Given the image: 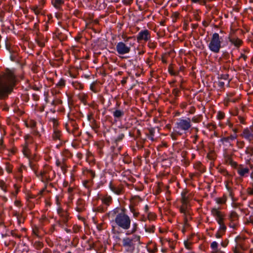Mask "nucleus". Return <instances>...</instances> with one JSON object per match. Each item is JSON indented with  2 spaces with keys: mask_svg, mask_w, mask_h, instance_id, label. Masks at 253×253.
Segmentation results:
<instances>
[{
  "mask_svg": "<svg viewBox=\"0 0 253 253\" xmlns=\"http://www.w3.org/2000/svg\"><path fill=\"white\" fill-rule=\"evenodd\" d=\"M138 229V224L137 223L135 222L132 224V229L130 231H127L126 233V235H129L130 234H133L135 233Z\"/></svg>",
  "mask_w": 253,
  "mask_h": 253,
  "instance_id": "58836bf2",
  "label": "nucleus"
},
{
  "mask_svg": "<svg viewBox=\"0 0 253 253\" xmlns=\"http://www.w3.org/2000/svg\"><path fill=\"white\" fill-rule=\"evenodd\" d=\"M218 171L219 173H220L221 174H222L223 176H225L226 178L227 179V180L225 181V186L226 189H227L229 196L233 198L234 196V194L233 192V190L231 187H230L229 185V180L232 179V175L229 173V172L226 169L220 167L218 168Z\"/></svg>",
  "mask_w": 253,
  "mask_h": 253,
  "instance_id": "1a4fd4ad",
  "label": "nucleus"
},
{
  "mask_svg": "<svg viewBox=\"0 0 253 253\" xmlns=\"http://www.w3.org/2000/svg\"><path fill=\"white\" fill-rule=\"evenodd\" d=\"M236 146L239 149H243L245 146V142L244 141L238 140L236 142Z\"/></svg>",
  "mask_w": 253,
  "mask_h": 253,
  "instance_id": "680f3d73",
  "label": "nucleus"
},
{
  "mask_svg": "<svg viewBox=\"0 0 253 253\" xmlns=\"http://www.w3.org/2000/svg\"><path fill=\"white\" fill-rule=\"evenodd\" d=\"M25 142L22 145V152L27 157H29L31 154L30 147L34 143V139L32 136L26 134L24 136Z\"/></svg>",
  "mask_w": 253,
  "mask_h": 253,
  "instance_id": "6e6552de",
  "label": "nucleus"
},
{
  "mask_svg": "<svg viewBox=\"0 0 253 253\" xmlns=\"http://www.w3.org/2000/svg\"><path fill=\"white\" fill-rule=\"evenodd\" d=\"M192 126L191 120L189 118L180 119L175 123L173 132L177 135H181L187 131Z\"/></svg>",
  "mask_w": 253,
  "mask_h": 253,
  "instance_id": "423d86ee",
  "label": "nucleus"
},
{
  "mask_svg": "<svg viewBox=\"0 0 253 253\" xmlns=\"http://www.w3.org/2000/svg\"><path fill=\"white\" fill-rule=\"evenodd\" d=\"M85 201L82 199H79L76 203L75 209L78 212H82L85 210Z\"/></svg>",
  "mask_w": 253,
  "mask_h": 253,
  "instance_id": "412c9836",
  "label": "nucleus"
},
{
  "mask_svg": "<svg viewBox=\"0 0 253 253\" xmlns=\"http://www.w3.org/2000/svg\"><path fill=\"white\" fill-rule=\"evenodd\" d=\"M211 214L215 217V219L219 225L224 223V219L225 217V215L218 209L216 208H212L211 210Z\"/></svg>",
  "mask_w": 253,
  "mask_h": 253,
  "instance_id": "9b49d317",
  "label": "nucleus"
},
{
  "mask_svg": "<svg viewBox=\"0 0 253 253\" xmlns=\"http://www.w3.org/2000/svg\"><path fill=\"white\" fill-rule=\"evenodd\" d=\"M36 40L40 46L43 47L44 46L46 38H44L42 35H38Z\"/></svg>",
  "mask_w": 253,
  "mask_h": 253,
  "instance_id": "c85d7f7f",
  "label": "nucleus"
},
{
  "mask_svg": "<svg viewBox=\"0 0 253 253\" xmlns=\"http://www.w3.org/2000/svg\"><path fill=\"white\" fill-rule=\"evenodd\" d=\"M100 199L102 204L106 207L110 206L113 203L112 197L108 194L101 195Z\"/></svg>",
  "mask_w": 253,
  "mask_h": 253,
  "instance_id": "dca6fc26",
  "label": "nucleus"
},
{
  "mask_svg": "<svg viewBox=\"0 0 253 253\" xmlns=\"http://www.w3.org/2000/svg\"><path fill=\"white\" fill-rule=\"evenodd\" d=\"M24 170H27V168L23 164H20V167L17 169V171L18 173H23Z\"/></svg>",
  "mask_w": 253,
  "mask_h": 253,
  "instance_id": "052dcab7",
  "label": "nucleus"
},
{
  "mask_svg": "<svg viewBox=\"0 0 253 253\" xmlns=\"http://www.w3.org/2000/svg\"><path fill=\"white\" fill-rule=\"evenodd\" d=\"M108 216L114 218V221L119 227L125 230L130 228L131 220L127 214L125 208H116L109 211Z\"/></svg>",
  "mask_w": 253,
  "mask_h": 253,
  "instance_id": "f03ea898",
  "label": "nucleus"
},
{
  "mask_svg": "<svg viewBox=\"0 0 253 253\" xmlns=\"http://www.w3.org/2000/svg\"><path fill=\"white\" fill-rule=\"evenodd\" d=\"M51 3L54 7L59 8L64 4V0H52Z\"/></svg>",
  "mask_w": 253,
  "mask_h": 253,
  "instance_id": "f704fd0d",
  "label": "nucleus"
},
{
  "mask_svg": "<svg viewBox=\"0 0 253 253\" xmlns=\"http://www.w3.org/2000/svg\"><path fill=\"white\" fill-rule=\"evenodd\" d=\"M9 185L3 179H0V188L4 192L7 191Z\"/></svg>",
  "mask_w": 253,
  "mask_h": 253,
  "instance_id": "c9c22d12",
  "label": "nucleus"
},
{
  "mask_svg": "<svg viewBox=\"0 0 253 253\" xmlns=\"http://www.w3.org/2000/svg\"><path fill=\"white\" fill-rule=\"evenodd\" d=\"M62 197L59 195H57L55 197V203L58 206V208H61V201Z\"/></svg>",
  "mask_w": 253,
  "mask_h": 253,
  "instance_id": "bf43d9fd",
  "label": "nucleus"
},
{
  "mask_svg": "<svg viewBox=\"0 0 253 253\" xmlns=\"http://www.w3.org/2000/svg\"><path fill=\"white\" fill-rule=\"evenodd\" d=\"M224 161L225 164L230 165L233 168H236L238 166L237 163L233 161L231 154H225L224 155Z\"/></svg>",
  "mask_w": 253,
  "mask_h": 253,
  "instance_id": "4468645a",
  "label": "nucleus"
},
{
  "mask_svg": "<svg viewBox=\"0 0 253 253\" xmlns=\"http://www.w3.org/2000/svg\"><path fill=\"white\" fill-rule=\"evenodd\" d=\"M157 218V215L153 212H149L147 213V218L149 220H154Z\"/></svg>",
  "mask_w": 253,
  "mask_h": 253,
  "instance_id": "3c124183",
  "label": "nucleus"
},
{
  "mask_svg": "<svg viewBox=\"0 0 253 253\" xmlns=\"http://www.w3.org/2000/svg\"><path fill=\"white\" fill-rule=\"evenodd\" d=\"M56 165L60 167L63 173L67 171L68 166L66 164V159L63 158L61 160L57 159L55 162Z\"/></svg>",
  "mask_w": 253,
  "mask_h": 253,
  "instance_id": "a211bd4d",
  "label": "nucleus"
},
{
  "mask_svg": "<svg viewBox=\"0 0 253 253\" xmlns=\"http://www.w3.org/2000/svg\"><path fill=\"white\" fill-rule=\"evenodd\" d=\"M227 201V197L223 195L222 197L217 198L215 199L216 202L218 204H225Z\"/></svg>",
  "mask_w": 253,
  "mask_h": 253,
  "instance_id": "37998d69",
  "label": "nucleus"
},
{
  "mask_svg": "<svg viewBox=\"0 0 253 253\" xmlns=\"http://www.w3.org/2000/svg\"><path fill=\"white\" fill-rule=\"evenodd\" d=\"M72 84L76 89L81 90L84 88L83 84L78 81L73 82Z\"/></svg>",
  "mask_w": 253,
  "mask_h": 253,
  "instance_id": "4c0bfd02",
  "label": "nucleus"
},
{
  "mask_svg": "<svg viewBox=\"0 0 253 253\" xmlns=\"http://www.w3.org/2000/svg\"><path fill=\"white\" fill-rule=\"evenodd\" d=\"M155 227L153 225H145V230L147 232L154 233L155 232Z\"/></svg>",
  "mask_w": 253,
  "mask_h": 253,
  "instance_id": "79ce46f5",
  "label": "nucleus"
},
{
  "mask_svg": "<svg viewBox=\"0 0 253 253\" xmlns=\"http://www.w3.org/2000/svg\"><path fill=\"white\" fill-rule=\"evenodd\" d=\"M218 244L216 241L212 242L211 244V248L215 253L218 252Z\"/></svg>",
  "mask_w": 253,
  "mask_h": 253,
  "instance_id": "49530a36",
  "label": "nucleus"
},
{
  "mask_svg": "<svg viewBox=\"0 0 253 253\" xmlns=\"http://www.w3.org/2000/svg\"><path fill=\"white\" fill-rule=\"evenodd\" d=\"M154 129L153 128H150L149 130V133L147 134L148 138L150 139L152 141H154Z\"/></svg>",
  "mask_w": 253,
  "mask_h": 253,
  "instance_id": "a18cd8bd",
  "label": "nucleus"
},
{
  "mask_svg": "<svg viewBox=\"0 0 253 253\" xmlns=\"http://www.w3.org/2000/svg\"><path fill=\"white\" fill-rule=\"evenodd\" d=\"M124 111L118 108L115 109L113 112V115L115 118L119 119L124 115Z\"/></svg>",
  "mask_w": 253,
  "mask_h": 253,
  "instance_id": "c756f323",
  "label": "nucleus"
},
{
  "mask_svg": "<svg viewBox=\"0 0 253 253\" xmlns=\"http://www.w3.org/2000/svg\"><path fill=\"white\" fill-rule=\"evenodd\" d=\"M168 71L169 73L172 76H176L178 75L177 72H175L174 70V67L172 64H170L168 68Z\"/></svg>",
  "mask_w": 253,
  "mask_h": 253,
  "instance_id": "8fccbe9b",
  "label": "nucleus"
},
{
  "mask_svg": "<svg viewBox=\"0 0 253 253\" xmlns=\"http://www.w3.org/2000/svg\"><path fill=\"white\" fill-rule=\"evenodd\" d=\"M129 209L134 217L137 218L139 216V212L136 207L129 206Z\"/></svg>",
  "mask_w": 253,
  "mask_h": 253,
  "instance_id": "e433bc0d",
  "label": "nucleus"
},
{
  "mask_svg": "<svg viewBox=\"0 0 253 253\" xmlns=\"http://www.w3.org/2000/svg\"><path fill=\"white\" fill-rule=\"evenodd\" d=\"M151 39V32L147 29L141 30L136 36V39L138 42L142 41L147 42Z\"/></svg>",
  "mask_w": 253,
  "mask_h": 253,
  "instance_id": "9d476101",
  "label": "nucleus"
},
{
  "mask_svg": "<svg viewBox=\"0 0 253 253\" xmlns=\"http://www.w3.org/2000/svg\"><path fill=\"white\" fill-rule=\"evenodd\" d=\"M239 215L235 211H231L229 215V220L233 221H238Z\"/></svg>",
  "mask_w": 253,
  "mask_h": 253,
  "instance_id": "2f4dec72",
  "label": "nucleus"
},
{
  "mask_svg": "<svg viewBox=\"0 0 253 253\" xmlns=\"http://www.w3.org/2000/svg\"><path fill=\"white\" fill-rule=\"evenodd\" d=\"M41 221L43 223H48L49 222L48 218L46 217L45 214L42 215L41 218Z\"/></svg>",
  "mask_w": 253,
  "mask_h": 253,
  "instance_id": "e2e57ef3",
  "label": "nucleus"
},
{
  "mask_svg": "<svg viewBox=\"0 0 253 253\" xmlns=\"http://www.w3.org/2000/svg\"><path fill=\"white\" fill-rule=\"evenodd\" d=\"M14 177L17 181L21 182L23 179V174L21 173H18L17 171L14 175Z\"/></svg>",
  "mask_w": 253,
  "mask_h": 253,
  "instance_id": "864d4df0",
  "label": "nucleus"
},
{
  "mask_svg": "<svg viewBox=\"0 0 253 253\" xmlns=\"http://www.w3.org/2000/svg\"><path fill=\"white\" fill-rule=\"evenodd\" d=\"M57 213L61 217L62 221L66 224L69 219V214L67 211L64 210L62 208H58Z\"/></svg>",
  "mask_w": 253,
  "mask_h": 253,
  "instance_id": "2eb2a0df",
  "label": "nucleus"
},
{
  "mask_svg": "<svg viewBox=\"0 0 253 253\" xmlns=\"http://www.w3.org/2000/svg\"><path fill=\"white\" fill-rule=\"evenodd\" d=\"M180 212L182 213L187 214V212H190V209L188 207V204L182 203L179 209Z\"/></svg>",
  "mask_w": 253,
  "mask_h": 253,
  "instance_id": "473e14b6",
  "label": "nucleus"
},
{
  "mask_svg": "<svg viewBox=\"0 0 253 253\" xmlns=\"http://www.w3.org/2000/svg\"><path fill=\"white\" fill-rule=\"evenodd\" d=\"M229 41L232 44L237 48H239L243 43V41L237 37H229Z\"/></svg>",
  "mask_w": 253,
  "mask_h": 253,
  "instance_id": "aec40b11",
  "label": "nucleus"
},
{
  "mask_svg": "<svg viewBox=\"0 0 253 253\" xmlns=\"http://www.w3.org/2000/svg\"><path fill=\"white\" fill-rule=\"evenodd\" d=\"M111 232L113 234V238L115 239H117L118 240H120V237L119 236L121 232L119 231L118 229L116 228L115 226H112V229H111Z\"/></svg>",
  "mask_w": 253,
  "mask_h": 253,
  "instance_id": "cd10ccee",
  "label": "nucleus"
},
{
  "mask_svg": "<svg viewBox=\"0 0 253 253\" xmlns=\"http://www.w3.org/2000/svg\"><path fill=\"white\" fill-rule=\"evenodd\" d=\"M207 128L211 131L215 129L216 126L212 123H209L207 125Z\"/></svg>",
  "mask_w": 253,
  "mask_h": 253,
  "instance_id": "774afa93",
  "label": "nucleus"
},
{
  "mask_svg": "<svg viewBox=\"0 0 253 253\" xmlns=\"http://www.w3.org/2000/svg\"><path fill=\"white\" fill-rule=\"evenodd\" d=\"M238 221H230L229 226L231 228L235 229L238 226Z\"/></svg>",
  "mask_w": 253,
  "mask_h": 253,
  "instance_id": "0e129e2a",
  "label": "nucleus"
},
{
  "mask_svg": "<svg viewBox=\"0 0 253 253\" xmlns=\"http://www.w3.org/2000/svg\"><path fill=\"white\" fill-rule=\"evenodd\" d=\"M183 218L185 225L188 226V222L191 219V212H187V214L183 213Z\"/></svg>",
  "mask_w": 253,
  "mask_h": 253,
  "instance_id": "a19ab883",
  "label": "nucleus"
},
{
  "mask_svg": "<svg viewBox=\"0 0 253 253\" xmlns=\"http://www.w3.org/2000/svg\"><path fill=\"white\" fill-rule=\"evenodd\" d=\"M31 9L37 15L42 14V8L41 6L33 5V6L31 7Z\"/></svg>",
  "mask_w": 253,
  "mask_h": 253,
  "instance_id": "7c9ffc66",
  "label": "nucleus"
},
{
  "mask_svg": "<svg viewBox=\"0 0 253 253\" xmlns=\"http://www.w3.org/2000/svg\"><path fill=\"white\" fill-rule=\"evenodd\" d=\"M65 85V81L61 79L59 80L58 83L56 84V86L60 88H62Z\"/></svg>",
  "mask_w": 253,
  "mask_h": 253,
  "instance_id": "13d9d810",
  "label": "nucleus"
},
{
  "mask_svg": "<svg viewBox=\"0 0 253 253\" xmlns=\"http://www.w3.org/2000/svg\"><path fill=\"white\" fill-rule=\"evenodd\" d=\"M236 243L243 246L246 248H249V242L244 236H238L235 239Z\"/></svg>",
  "mask_w": 253,
  "mask_h": 253,
  "instance_id": "6ab92c4d",
  "label": "nucleus"
},
{
  "mask_svg": "<svg viewBox=\"0 0 253 253\" xmlns=\"http://www.w3.org/2000/svg\"><path fill=\"white\" fill-rule=\"evenodd\" d=\"M17 78L14 70L6 69L0 74V100H5L13 91Z\"/></svg>",
  "mask_w": 253,
  "mask_h": 253,
  "instance_id": "f257e3e1",
  "label": "nucleus"
},
{
  "mask_svg": "<svg viewBox=\"0 0 253 253\" xmlns=\"http://www.w3.org/2000/svg\"><path fill=\"white\" fill-rule=\"evenodd\" d=\"M140 242V237L134 234L131 236L124 237L122 241V246L124 253H133L136 245Z\"/></svg>",
  "mask_w": 253,
  "mask_h": 253,
  "instance_id": "39448f33",
  "label": "nucleus"
},
{
  "mask_svg": "<svg viewBox=\"0 0 253 253\" xmlns=\"http://www.w3.org/2000/svg\"><path fill=\"white\" fill-rule=\"evenodd\" d=\"M13 166L9 162L5 163V169L8 173H11L13 171Z\"/></svg>",
  "mask_w": 253,
  "mask_h": 253,
  "instance_id": "ea45409f",
  "label": "nucleus"
},
{
  "mask_svg": "<svg viewBox=\"0 0 253 253\" xmlns=\"http://www.w3.org/2000/svg\"><path fill=\"white\" fill-rule=\"evenodd\" d=\"M84 174L88 175L91 178H93L95 176V171L92 169H86L84 171Z\"/></svg>",
  "mask_w": 253,
  "mask_h": 253,
  "instance_id": "de8ad7c7",
  "label": "nucleus"
},
{
  "mask_svg": "<svg viewBox=\"0 0 253 253\" xmlns=\"http://www.w3.org/2000/svg\"><path fill=\"white\" fill-rule=\"evenodd\" d=\"M190 200L189 194L186 190L181 193V203L188 204Z\"/></svg>",
  "mask_w": 253,
  "mask_h": 253,
  "instance_id": "a878e982",
  "label": "nucleus"
},
{
  "mask_svg": "<svg viewBox=\"0 0 253 253\" xmlns=\"http://www.w3.org/2000/svg\"><path fill=\"white\" fill-rule=\"evenodd\" d=\"M194 169L198 171L199 174L205 171V168L200 162H197L193 165Z\"/></svg>",
  "mask_w": 253,
  "mask_h": 253,
  "instance_id": "5701e85b",
  "label": "nucleus"
},
{
  "mask_svg": "<svg viewBox=\"0 0 253 253\" xmlns=\"http://www.w3.org/2000/svg\"><path fill=\"white\" fill-rule=\"evenodd\" d=\"M87 98V94L84 92L80 93L78 94V98L84 104H86Z\"/></svg>",
  "mask_w": 253,
  "mask_h": 253,
  "instance_id": "72a5a7b5",
  "label": "nucleus"
},
{
  "mask_svg": "<svg viewBox=\"0 0 253 253\" xmlns=\"http://www.w3.org/2000/svg\"><path fill=\"white\" fill-rule=\"evenodd\" d=\"M248 249L236 243V246L232 248L234 253H244L248 251Z\"/></svg>",
  "mask_w": 253,
  "mask_h": 253,
  "instance_id": "393cba45",
  "label": "nucleus"
},
{
  "mask_svg": "<svg viewBox=\"0 0 253 253\" xmlns=\"http://www.w3.org/2000/svg\"><path fill=\"white\" fill-rule=\"evenodd\" d=\"M50 122L52 123L53 129L55 128H57V126L58 125V122L56 118H53L50 119Z\"/></svg>",
  "mask_w": 253,
  "mask_h": 253,
  "instance_id": "6e6d98bb",
  "label": "nucleus"
},
{
  "mask_svg": "<svg viewBox=\"0 0 253 253\" xmlns=\"http://www.w3.org/2000/svg\"><path fill=\"white\" fill-rule=\"evenodd\" d=\"M253 126L246 127L243 130L241 136L250 141L253 140Z\"/></svg>",
  "mask_w": 253,
  "mask_h": 253,
  "instance_id": "f8f14e48",
  "label": "nucleus"
},
{
  "mask_svg": "<svg viewBox=\"0 0 253 253\" xmlns=\"http://www.w3.org/2000/svg\"><path fill=\"white\" fill-rule=\"evenodd\" d=\"M40 175L41 180L44 183L51 181L55 176L52 168L48 165L44 166L42 170L41 171Z\"/></svg>",
  "mask_w": 253,
  "mask_h": 253,
  "instance_id": "0eeeda50",
  "label": "nucleus"
},
{
  "mask_svg": "<svg viewBox=\"0 0 253 253\" xmlns=\"http://www.w3.org/2000/svg\"><path fill=\"white\" fill-rule=\"evenodd\" d=\"M109 188L112 192L117 195H121L124 193V187L122 184L117 185L114 184L112 181H110Z\"/></svg>",
  "mask_w": 253,
  "mask_h": 253,
  "instance_id": "ddd939ff",
  "label": "nucleus"
},
{
  "mask_svg": "<svg viewBox=\"0 0 253 253\" xmlns=\"http://www.w3.org/2000/svg\"><path fill=\"white\" fill-rule=\"evenodd\" d=\"M141 201L142 199L139 196H132L130 199V204L129 206L136 207Z\"/></svg>",
  "mask_w": 253,
  "mask_h": 253,
  "instance_id": "b1692460",
  "label": "nucleus"
},
{
  "mask_svg": "<svg viewBox=\"0 0 253 253\" xmlns=\"http://www.w3.org/2000/svg\"><path fill=\"white\" fill-rule=\"evenodd\" d=\"M245 153L249 155L250 157L253 156V147H247L245 150Z\"/></svg>",
  "mask_w": 253,
  "mask_h": 253,
  "instance_id": "4d7b16f0",
  "label": "nucleus"
},
{
  "mask_svg": "<svg viewBox=\"0 0 253 253\" xmlns=\"http://www.w3.org/2000/svg\"><path fill=\"white\" fill-rule=\"evenodd\" d=\"M224 39L225 33L222 30H220L219 33H213L211 36L208 44L210 50L214 53H219L223 46Z\"/></svg>",
  "mask_w": 253,
  "mask_h": 253,
  "instance_id": "7ed1b4c3",
  "label": "nucleus"
},
{
  "mask_svg": "<svg viewBox=\"0 0 253 253\" xmlns=\"http://www.w3.org/2000/svg\"><path fill=\"white\" fill-rule=\"evenodd\" d=\"M225 117V113L221 111H218L216 115V118L218 120L221 121Z\"/></svg>",
  "mask_w": 253,
  "mask_h": 253,
  "instance_id": "603ef678",
  "label": "nucleus"
},
{
  "mask_svg": "<svg viewBox=\"0 0 253 253\" xmlns=\"http://www.w3.org/2000/svg\"><path fill=\"white\" fill-rule=\"evenodd\" d=\"M180 93V90L177 88H175L172 90V94L174 96L175 98L179 96Z\"/></svg>",
  "mask_w": 253,
  "mask_h": 253,
  "instance_id": "338daca9",
  "label": "nucleus"
},
{
  "mask_svg": "<svg viewBox=\"0 0 253 253\" xmlns=\"http://www.w3.org/2000/svg\"><path fill=\"white\" fill-rule=\"evenodd\" d=\"M124 42H118L116 45V50L118 55H125L130 52L131 47L135 44V40L133 37H128L123 34Z\"/></svg>",
  "mask_w": 253,
  "mask_h": 253,
  "instance_id": "20e7f679",
  "label": "nucleus"
},
{
  "mask_svg": "<svg viewBox=\"0 0 253 253\" xmlns=\"http://www.w3.org/2000/svg\"><path fill=\"white\" fill-rule=\"evenodd\" d=\"M4 215L3 211H0V226L2 225L4 223Z\"/></svg>",
  "mask_w": 253,
  "mask_h": 253,
  "instance_id": "69168bd1",
  "label": "nucleus"
},
{
  "mask_svg": "<svg viewBox=\"0 0 253 253\" xmlns=\"http://www.w3.org/2000/svg\"><path fill=\"white\" fill-rule=\"evenodd\" d=\"M202 115H196V116H194L192 118L191 121L195 123H199L202 121Z\"/></svg>",
  "mask_w": 253,
  "mask_h": 253,
  "instance_id": "09e8293b",
  "label": "nucleus"
},
{
  "mask_svg": "<svg viewBox=\"0 0 253 253\" xmlns=\"http://www.w3.org/2000/svg\"><path fill=\"white\" fill-rule=\"evenodd\" d=\"M75 189V188L74 187L69 186L68 188L67 191L69 194V199L71 200H72L73 199L74 191Z\"/></svg>",
  "mask_w": 253,
  "mask_h": 253,
  "instance_id": "c03bdc74",
  "label": "nucleus"
},
{
  "mask_svg": "<svg viewBox=\"0 0 253 253\" xmlns=\"http://www.w3.org/2000/svg\"><path fill=\"white\" fill-rule=\"evenodd\" d=\"M239 99H240V96H235V97H233L232 98H231V97H226L225 98L224 100V105L226 106H228L229 105V103L230 102L236 103V102H238Z\"/></svg>",
  "mask_w": 253,
  "mask_h": 253,
  "instance_id": "bb28decb",
  "label": "nucleus"
},
{
  "mask_svg": "<svg viewBox=\"0 0 253 253\" xmlns=\"http://www.w3.org/2000/svg\"><path fill=\"white\" fill-rule=\"evenodd\" d=\"M63 156L65 157L64 158H69L72 157V155L71 153L67 149H65L62 152Z\"/></svg>",
  "mask_w": 253,
  "mask_h": 253,
  "instance_id": "5fc2aeb1",
  "label": "nucleus"
},
{
  "mask_svg": "<svg viewBox=\"0 0 253 253\" xmlns=\"http://www.w3.org/2000/svg\"><path fill=\"white\" fill-rule=\"evenodd\" d=\"M52 138L54 141H62L63 140V134L62 131L58 128H55L53 129Z\"/></svg>",
  "mask_w": 253,
  "mask_h": 253,
  "instance_id": "4be33fe9",
  "label": "nucleus"
},
{
  "mask_svg": "<svg viewBox=\"0 0 253 253\" xmlns=\"http://www.w3.org/2000/svg\"><path fill=\"white\" fill-rule=\"evenodd\" d=\"M236 169H237L238 173L241 177L247 176L250 172L249 169L247 167H245L243 165H238V166Z\"/></svg>",
  "mask_w": 253,
  "mask_h": 253,
  "instance_id": "f3484780",
  "label": "nucleus"
}]
</instances>
